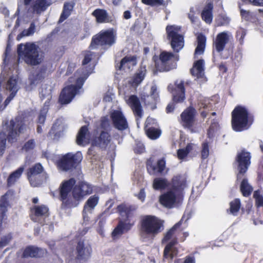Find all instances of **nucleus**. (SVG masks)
Wrapping results in <instances>:
<instances>
[{
    "mask_svg": "<svg viewBox=\"0 0 263 263\" xmlns=\"http://www.w3.org/2000/svg\"><path fill=\"white\" fill-rule=\"evenodd\" d=\"M183 197H178L172 189L166 193L161 195L159 198V201L161 204L167 208H171L175 203L176 199H182Z\"/></svg>",
    "mask_w": 263,
    "mask_h": 263,
    "instance_id": "obj_29",
    "label": "nucleus"
},
{
    "mask_svg": "<svg viewBox=\"0 0 263 263\" xmlns=\"http://www.w3.org/2000/svg\"><path fill=\"white\" fill-rule=\"evenodd\" d=\"M91 252L90 245H85L83 240H80L76 247V259L79 261L85 260L90 256Z\"/></svg>",
    "mask_w": 263,
    "mask_h": 263,
    "instance_id": "obj_26",
    "label": "nucleus"
},
{
    "mask_svg": "<svg viewBox=\"0 0 263 263\" xmlns=\"http://www.w3.org/2000/svg\"><path fill=\"white\" fill-rule=\"evenodd\" d=\"M190 218V216L189 214L187 215L184 214L180 220L166 232L162 239V242L168 241L173 238L176 232H182L188 226L187 221Z\"/></svg>",
    "mask_w": 263,
    "mask_h": 263,
    "instance_id": "obj_18",
    "label": "nucleus"
},
{
    "mask_svg": "<svg viewBox=\"0 0 263 263\" xmlns=\"http://www.w3.org/2000/svg\"><path fill=\"white\" fill-rule=\"evenodd\" d=\"M178 60V55L164 51L160 53L159 61H155V67L160 72L168 71L176 68Z\"/></svg>",
    "mask_w": 263,
    "mask_h": 263,
    "instance_id": "obj_10",
    "label": "nucleus"
},
{
    "mask_svg": "<svg viewBox=\"0 0 263 263\" xmlns=\"http://www.w3.org/2000/svg\"><path fill=\"white\" fill-rule=\"evenodd\" d=\"M193 143H190L186 145L185 147L178 149L177 152L178 158L180 160H183L186 157L188 154L193 150Z\"/></svg>",
    "mask_w": 263,
    "mask_h": 263,
    "instance_id": "obj_44",
    "label": "nucleus"
},
{
    "mask_svg": "<svg viewBox=\"0 0 263 263\" xmlns=\"http://www.w3.org/2000/svg\"><path fill=\"white\" fill-rule=\"evenodd\" d=\"M47 253L46 249L37 247L33 245L26 247L23 250L22 258H42Z\"/></svg>",
    "mask_w": 263,
    "mask_h": 263,
    "instance_id": "obj_25",
    "label": "nucleus"
},
{
    "mask_svg": "<svg viewBox=\"0 0 263 263\" xmlns=\"http://www.w3.org/2000/svg\"><path fill=\"white\" fill-rule=\"evenodd\" d=\"M251 154L245 149H242L237 154L233 165L237 166L238 173L237 178L238 179L240 175H244L247 172L251 164Z\"/></svg>",
    "mask_w": 263,
    "mask_h": 263,
    "instance_id": "obj_12",
    "label": "nucleus"
},
{
    "mask_svg": "<svg viewBox=\"0 0 263 263\" xmlns=\"http://www.w3.org/2000/svg\"><path fill=\"white\" fill-rule=\"evenodd\" d=\"M134 151L136 154H142L145 151L144 146L142 143H137L134 147Z\"/></svg>",
    "mask_w": 263,
    "mask_h": 263,
    "instance_id": "obj_58",
    "label": "nucleus"
},
{
    "mask_svg": "<svg viewBox=\"0 0 263 263\" xmlns=\"http://www.w3.org/2000/svg\"><path fill=\"white\" fill-rule=\"evenodd\" d=\"M26 175L30 184L32 187H39L45 182L48 177L43 166L40 163H36L29 167Z\"/></svg>",
    "mask_w": 263,
    "mask_h": 263,
    "instance_id": "obj_9",
    "label": "nucleus"
},
{
    "mask_svg": "<svg viewBox=\"0 0 263 263\" xmlns=\"http://www.w3.org/2000/svg\"><path fill=\"white\" fill-rule=\"evenodd\" d=\"M168 182L164 178H156L153 182V187L155 190H164L168 186Z\"/></svg>",
    "mask_w": 263,
    "mask_h": 263,
    "instance_id": "obj_41",
    "label": "nucleus"
},
{
    "mask_svg": "<svg viewBox=\"0 0 263 263\" xmlns=\"http://www.w3.org/2000/svg\"><path fill=\"white\" fill-rule=\"evenodd\" d=\"M242 1L255 6L263 7V0H242Z\"/></svg>",
    "mask_w": 263,
    "mask_h": 263,
    "instance_id": "obj_55",
    "label": "nucleus"
},
{
    "mask_svg": "<svg viewBox=\"0 0 263 263\" xmlns=\"http://www.w3.org/2000/svg\"><path fill=\"white\" fill-rule=\"evenodd\" d=\"M230 19L226 15L219 14L216 19V23L217 26H223L229 24Z\"/></svg>",
    "mask_w": 263,
    "mask_h": 263,
    "instance_id": "obj_46",
    "label": "nucleus"
},
{
    "mask_svg": "<svg viewBox=\"0 0 263 263\" xmlns=\"http://www.w3.org/2000/svg\"><path fill=\"white\" fill-rule=\"evenodd\" d=\"M126 103L132 109L135 117L140 118L142 117L143 114L142 107L139 98L136 95H130L126 101Z\"/></svg>",
    "mask_w": 263,
    "mask_h": 263,
    "instance_id": "obj_28",
    "label": "nucleus"
},
{
    "mask_svg": "<svg viewBox=\"0 0 263 263\" xmlns=\"http://www.w3.org/2000/svg\"><path fill=\"white\" fill-rule=\"evenodd\" d=\"M246 35V32L245 30H240L236 32V37L239 41L240 44H243Z\"/></svg>",
    "mask_w": 263,
    "mask_h": 263,
    "instance_id": "obj_56",
    "label": "nucleus"
},
{
    "mask_svg": "<svg viewBox=\"0 0 263 263\" xmlns=\"http://www.w3.org/2000/svg\"><path fill=\"white\" fill-rule=\"evenodd\" d=\"M116 40V34L112 29L101 30L92 36L89 48L94 49L101 46L104 49H107L115 43Z\"/></svg>",
    "mask_w": 263,
    "mask_h": 263,
    "instance_id": "obj_8",
    "label": "nucleus"
},
{
    "mask_svg": "<svg viewBox=\"0 0 263 263\" xmlns=\"http://www.w3.org/2000/svg\"><path fill=\"white\" fill-rule=\"evenodd\" d=\"M177 243L176 239L170 241L165 247L163 251V257L171 260L176 257L178 253V249L175 247Z\"/></svg>",
    "mask_w": 263,
    "mask_h": 263,
    "instance_id": "obj_32",
    "label": "nucleus"
},
{
    "mask_svg": "<svg viewBox=\"0 0 263 263\" xmlns=\"http://www.w3.org/2000/svg\"><path fill=\"white\" fill-rule=\"evenodd\" d=\"M175 108V105L174 103H169L166 107V112L167 114L173 112Z\"/></svg>",
    "mask_w": 263,
    "mask_h": 263,
    "instance_id": "obj_62",
    "label": "nucleus"
},
{
    "mask_svg": "<svg viewBox=\"0 0 263 263\" xmlns=\"http://www.w3.org/2000/svg\"><path fill=\"white\" fill-rule=\"evenodd\" d=\"M8 195L5 194L2 196L0 199V234L6 228L7 225V208L9 206Z\"/></svg>",
    "mask_w": 263,
    "mask_h": 263,
    "instance_id": "obj_24",
    "label": "nucleus"
},
{
    "mask_svg": "<svg viewBox=\"0 0 263 263\" xmlns=\"http://www.w3.org/2000/svg\"><path fill=\"white\" fill-rule=\"evenodd\" d=\"M47 116V111L41 110L36 120V123L42 125H44Z\"/></svg>",
    "mask_w": 263,
    "mask_h": 263,
    "instance_id": "obj_52",
    "label": "nucleus"
},
{
    "mask_svg": "<svg viewBox=\"0 0 263 263\" xmlns=\"http://www.w3.org/2000/svg\"><path fill=\"white\" fill-rule=\"evenodd\" d=\"M209 143L205 141L202 143L201 158L202 160L206 159L209 156Z\"/></svg>",
    "mask_w": 263,
    "mask_h": 263,
    "instance_id": "obj_48",
    "label": "nucleus"
},
{
    "mask_svg": "<svg viewBox=\"0 0 263 263\" xmlns=\"http://www.w3.org/2000/svg\"><path fill=\"white\" fill-rule=\"evenodd\" d=\"M204 62L203 59H199L196 61L190 69V73L192 76L197 79L202 78L204 75Z\"/></svg>",
    "mask_w": 263,
    "mask_h": 263,
    "instance_id": "obj_34",
    "label": "nucleus"
},
{
    "mask_svg": "<svg viewBox=\"0 0 263 263\" xmlns=\"http://www.w3.org/2000/svg\"><path fill=\"white\" fill-rule=\"evenodd\" d=\"M253 198L255 199V205L258 208L262 207L263 204V196L260 194L259 190L254 191Z\"/></svg>",
    "mask_w": 263,
    "mask_h": 263,
    "instance_id": "obj_50",
    "label": "nucleus"
},
{
    "mask_svg": "<svg viewBox=\"0 0 263 263\" xmlns=\"http://www.w3.org/2000/svg\"><path fill=\"white\" fill-rule=\"evenodd\" d=\"M219 70L222 72L223 73H226L228 70V68L227 65L224 63H220L218 66Z\"/></svg>",
    "mask_w": 263,
    "mask_h": 263,
    "instance_id": "obj_63",
    "label": "nucleus"
},
{
    "mask_svg": "<svg viewBox=\"0 0 263 263\" xmlns=\"http://www.w3.org/2000/svg\"><path fill=\"white\" fill-rule=\"evenodd\" d=\"M196 110L192 106L185 108L180 115V124L185 128L191 129L196 121Z\"/></svg>",
    "mask_w": 263,
    "mask_h": 263,
    "instance_id": "obj_15",
    "label": "nucleus"
},
{
    "mask_svg": "<svg viewBox=\"0 0 263 263\" xmlns=\"http://www.w3.org/2000/svg\"><path fill=\"white\" fill-rule=\"evenodd\" d=\"M150 93L151 96L155 99H157L159 97V93L156 85H153L151 87Z\"/></svg>",
    "mask_w": 263,
    "mask_h": 263,
    "instance_id": "obj_60",
    "label": "nucleus"
},
{
    "mask_svg": "<svg viewBox=\"0 0 263 263\" xmlns=\"http://www.w3.org/2000/svg\"><path fill=\"white\" fill-rule=\"evenodd\" d=\"M78 93L77 89L70 85L64 87L61 90L58 98V103L61 106L70 103Z\"/></svg>",
    "mask_w": 263,
    "mask_h": 263,
    "instance_id": "obj_17",
    "label": "nucleus"
},
{
    "mask_svg": "<svg viewBox=\"0 0 263 263\" xmlns=\"http://www.w3.org/2000/svg\"><path fill=\"white\" fill-rule=\"evenodd\" d=\"M49 215V208L46 205H35L30 208V218L33 222L43 224Z\"/></svg>",
    "mask_w": 263,
    "mask_h": 263,
    "instance_id": "obj_13",
    "label": "nucleus"
},
{
    "mask_svg": "<svg viewBox=\"0 0 263 263\" xmlns=\"http://www.w3.org/2000/svg\"><path fill=\"white\" fill-rule=\"evenodd\" d=\"M35 140L33 139H29L24 143L22 149L26 152H28L33 150L35 148Z\"/></svg>",
    "mask_w": 263,
    "mask_h": 263,
    "instance_id": "obj_49",
    "label": "nucleus"
},
{
    "mask_svg": "<svg viewBox=\"0 0 263 263\" xmlns=\"http://www.w3.org/2000/svg\"><path fill=\"white\" fill-rule=\"evenodd\" d=\"M17 83L16 79L14 78L13 77H11L7 82L6 89L9 91H17Z\"/></svg>",
    "mask_w": 263,
    "mask_h": 263,
    "instance_id": "obj_47",
    "label": "nucleus"
},
{
    "mask_svg": "<svg viewBox=\"0 0 263 263\" xmlns=\"http://www.w3.org/2000/svg\"><path fill=\"white\" fill-rule=\"evenodd\" d=\"M253 121V116L245 106L237 105L231 112V126L236 132L248 129Z\"/></svg>",
    "mask_w": 263,
    "mask_h": 263,
    "instance_id": "obj_5",
    "label": "nucleus"
},
{
    "mask_svg": "<svg viewBox=\"0 0 263 263\" xmlns=\"http://www.w3.org/2000/svg\"><path fill=\"white\" fill-rule=\"evenodd\" d=\"M155 120L152 118H147L144 126V129L147 136L151 139L155 140L158 138L161 134L160 129L153 126L156 125Z\"/></svg>",
    "mask_w": 263,
    "mask_h": 263,
    "instance_id": "obj_27",
    "label": "nucleus"
},
{
    "mask_svg": "<svg viewBox=\"0 0 263 263\" xmlns=\"http://www.w3.org/2000/svg\"><path fill=\"white\" fill-rule=\"evenodd\" d=\"M181 27L175 25H168L166 27L167 39L170 42L172 48L179 52L184 46V36L179 33Z\"/></svg>",
    "mask_w": 263,
    "mask_h": 263,
    "instance_id": "obj_11",
    "label": "nucleus"
},
{
    "mask_svg": "<svg viewBox=\"0 0 263 263\" xmlns=\"http://www.w3.org/2000/svg\"><path fill=\"white\" fill-rule=\"evenodd\" d=\"M213 10V4L210 2L206 4L201 12V17L206 24H210L212 22Z\"/></svg>",
    "mask_w": 263,
    "mask_h": 263,
    "instance_id": "obj_35",
    "label": "nucleus"
},
{
    "mask_svg": "<svg viewBox=\"0 0 263 263\" xmlns=\"http://www.w3.org/2000/svg\"><path fill=\"white\" fill-rule=\"evenodd\" d=\"M85 81V79L84 78L79 77L76 80V85L71 84L70 85L74 87L77 89V92L78 93L79 90L82 87Z\"/></svg>",
    "mask_w": 263,
    "mask_h": 263,
    "instance_id": "obj_53",
    "label": "nucleus"
},
{
    "mask_svg": "<svg viewBox=\"0 0 263 263\" xmlns=\"http://www.w3.org/2000/svg\"><path fill=\"white\" fill-rule=\"evenodd\" d=\"M167 5V2H165L164 0H152V6H163L166 7Z\"/></svg>",
    "mask_w": 263,
    "mask_h": 263,
    "instance_id": "obj_59",
    "label": "nucleus"
},
{
    "mask_svg": "<svg viewBox=\"0 0 263 263\" xmlns=\"http://www.w3.org/2000/svg\"><path fill=\"white\" fill-rule=\"evenodd\" d=\"M164 229V221L152 215L141 217L138 230L139 235L143 237H155Z\"/></svg>",
    "mask_w": 263,
    "mask_h": 263,
    "instance_id": "obj_4",
    "label": "nucleus"
},
{
    "mask_svg": "<svg viewBox=\"0 0 263 263\" xmlns=\"http://www.w3.org/2000/svg\"><path fill=\"white\" fill-rule=\"evenodd\" d=\"M147 72L145 65L141 64L136 73L133 76L129 83L133 87H137L144 79Z\"/></svg>",
    "mask_w": 263,
    "mask_h": 263,
    "instance_id": "obj_31",
    "label": "nucleus"
},
{
    "mask_svg": "<svg viewBox=\"0 0 263 263\" xmlns=\"http://www.w3.org/2000/svg\"><path fill=\"white\" fill-rule=\"evenodd\" d=\"M52 0H24L25 6H30L29 10L36 14L45 11L52 3Z\"/></svg>",
    "mask_w": 263,
    "mask_h": 263,
    "instance_id": "obj_19",
    "label": "nucleus"
},
{
    "mask_svg": "<svg viewBox=\"0 0 263 263\" xmlns=\"http://www.w3.org/2000/svg\"><path fill=\"white\" fill-rule=\"evenodd\" d=\"M165 165L166 162L163 158L159 159L156 164L153 157H150L146 162L147 171L151 175L162 174L165 170Z\"/></svg>",
    "mask_w": 263,
    "mask_h": 263,
    "instance_id": "obj_21",
    "label": "nucleus"
},
{
    "mask_svg": "<svg viewBox=\"0 0 263 263\" xmlns=\"http://www.w3.org/2000/svg\"><path fill=\"white\" fill-rule=\"evenodd\" d=\"M35 30V25L34 23H31L30 25V27L27 30H24V32H28V34H32L34 32Z\"/></svg>",
    "mask_w": 263,
    "mask_h": 263,
    "instance_id": "obj_64",
    "label": "nucleus"
},
{
    "mask_svg": "<svg viewBox=\"0 0 263 263\" xmlns=\"http://www.w3.org/2000/svg\"><path fill=\"white\" fill-rule=\"evenodd\" d=\"M45 69H41L35 74H33L32 78H30V84L31 85L41 82L44 79Z\"/></svg>",
    "mask_w": 263,
    "mask_h": 263,
    "instance_id": "obj_45",
    "label": "nucleus"
},
{
    "mask_svg": "<svg viewBox=\"0 0 263 263\" xmlns=\"http://www.w3.org/2000/svg\"><path fill=\"white\" fill-rule=\"evenodd\" d=\"M240 15L242 18H244L246 20H249L251 16V13L249 11L243 9L240 10Z\"/></svg>",
    "mask_w": 263,
    "mask_h": 263,
    "instance_id": "obj_61",
    "label": "nucleus"
},
{
    "mask_svg": "<svg viewBox=\"0 0 263 263\" xmlns=\"http://www.w3.org/2000/svg\"><path fill=\"white\" fill-rule=\"evenodd\" d=\"M229 41V35L227 32L219 33L213 43V61H215V51L221 53Z\"/></svg>",
    "mask_w": 263,
    "mask_h": 263,
    "instance_id": "obj_20",
    "label": "nucleus"
},
{
    "mask_svg": "<svg viewBox=\"0 0 263 263\" xmlns=\"http://www.w3.org/2000/svg\"><path fill=\"white\" fill-rule=\"evenodd\" d=\"M197 46L195 48L194 52V58H197V56L198 55H201L203 54L206 44V37L202 34L200 33L197 37Z\"/></svg>",
    "mask_w": 263,
    "mask_h": 263,
    "instance_id": "obj_37",
    "label": "nucleus"
},
{
    "mask_svg": "<svg viewBox=\"0 0 263 263\" xmlns=\"http://www.w3.org/2000/svg\"><path fill=\"white\" fill-rule=\"evenodd\" d=\"M117 212L121 216H125V220H120L111 233V237L114 240L119 239L121 236L128 232L135 224L136 219V212L137 207L135 205L129 204L125 202L118 205Z\"/></svg>",
    "mask_w": 263,
    "mask_h": 263,
    "instance_id": "obj_2",
    "label": "nucleus"
},
{
    "mask_svg": "<svg viewBox=\"0 0 263 263\" xmlns=\"http://www.w3.org/2000/svg\"><path fill=\"white\" fill-rule=\"evenodd\" d=\"M17 52L19 58L29 65H37L43 60L42 55L40 54L39 47L33 43L19 44L17 46Z\"/></svg>",
    "mask_w": 263,
    "mask_h": 263,
    "instance_id": "obj_6",
    "label": "nucleus"
},
{
    "mask_svg": "<svg viewBox=\"0 0 263 263\" xmlns=\"http://www.w3.org/2000/svg\"><path fill=\"white\" fill-rule=\"evenodd\" d=\"M24 170V166H21L9 175L7 179V185L8 187L12 186L19 180Z\"/></svg>",
    "mask_w": 263,
    "mask_h": 263,
    "instance_id": "obj_36",
    "label": "nucleus"
},
{
    "mask_svg": "<svg viewBox=\"0 0 263 263\" xmlns=\"http://www.w3.org/2000/svg\"><path fill=\"white\" fill-rule=\"evenodd\" d=\"M73 178L63 181L59 187V199L65 208L76 207L81 200L92 194L94 186L84 181L76 184Z\"/></svg>",
    "mask_w": 263,
    "mask_h": 263,
    "instance_id": "obj_1",
    "label": "nucleus"
},
{
    "mask_svg": "<svg viewBox=\"0 0 263 263\" xmlns=\"http://www.w3.org/2000/svg\"><path fill=\"white\" fill-rule=\"evenodd\" d=\"M111 139V136L108 132L102 130L98 135H93L91 145L105 149Z\"/></svg>",
    "mask_w": 263,
    "mask_h": 263,
    "instance_id": "obj_23",
    "label": "nucleus"
},
{
    "mask_svg": "<svg viewBox=\"0 0 263 263\" xmlns=\"http://www.w3.org/2000/svg\"><path fill=\"white\" fill-rule=\"evenodd\" d=\"M98 23H109V17L106 10L103 9H96L92 13Z\"/></svg>",
    "mask_w": 263,
    "mask_h": 263,
    "instance_id": "obj_38",
    "label": "nucleus"
},
{
    "mask_svg": "<svg viewBox=\"0 0 263 263\" xmlns=\"http://www.w3.org/2000/svg\"><path fill=\"white\" fill-rule=\"evenodd\" d=\"M240 190L244 197H249L251 195L253 191V187L249 184L247 178L242 179L240 186Z\"/></svg>",
    "mask_w": 263,
    "mask_h": 263,
    "instance_id": "obj_42",
    "label": "nucleus"
},
{
    "mask_svg": "<svg viewBox=\"0 0 263 263\" xmlns=\"http://www.w3.org/2000/svg\"><path fill=\"white\" fill-rule=\"evenodd\" d=\"M100 127L103 130H107L110 127L109 121L107 116L101 117L100 120Z\"/></svg>",
    "mask_w": 263,
    "mask_h": 263,
    "instance_id": "obj_51",
    "label": "nucleus"
},
{
    "mask_svg": "<svg viewBox=\"0 0 263 263\" xmlns=\"http://www.w3.org/2000/svg\"><path fill=\"white\" fill-rule=\"evenodd\" d=\"M83 159L81 152L68 153L63 155L57 162L59 170L65 172H72L77 170Z\"/></svg>",
    "mask_w": 263,
    "mask_h": 263,
    "instance_id": "obj_7",
    "label": "nucleus"
},
{
    "mask_svg": "<svg viewBox=\"0 0 263 263\" xmlns=\"http://www.w3.org/2000/svg\"><path fill=\"white\" fill-rule=\"evenodd\" d=\"M137 63L136 55H126L121 60L120 62L117 65L116 67L120 70H129L131 68L135 66Z\"/></svg>",
    "mask_w": 263,
    "mask_h": 263,
    "instance_id": "obj_30",
    "label": "nucleus"
},
{
    "mask_svg": "<svg viewBox=\"0 0 263 263\" xmlns=\"http://www.w3.org/2000/svg\"><path fill=\"white\" fill-rule=\"evenodd\" d=\"M93 54L91 51H87L84 55V58L82 61V65H85L89 63L92 59Z\"/></svg>",
    "mask_w": 263,
    "mask_h": 263,
    "instance_id": "obj_57",
    "label": "nucleus"
},
{
    "mask_svg": "<svg viewBox=\"0 0 263 263\" xmlns=\"http://www.w3.org/2000/svg\"><path fill=\"white\" fill-rule=\"evenodd\" d=\"M99 197L97 195L91 196L85 202L84 206V210L90 211L93 210L98 204Z\"/></svg>",
    "mask_w": 263,
    "mask_h": 263,
    "instance_id": "obj_43",
    "label": "nucleus"
},
{
    "mask_svg": "<svg viewBox=\"0 0 263 263\" xmlns=\"http://www.w3.org/2000/svg\"><path fill=\"white\" fill-rule=\"evenodd\" d=\"M167 89L172 94L174 103H182L185 100V89L183 81H176L174 84L168 86Z\"/></svg>",
    "mask_w": 263,
    "mask_h": 263,
    "instance_id": "obj_14",
    "label": "nucleus"
},
{
    "mask_svg": "<svg viewBox=\"0 0 263 263\" xmlns=\"http://www.w3.org/2000/svg\"><path fill=\"white\" fill-rule=\"evenodd\" d=\"M25 128V121L21 117H16L14 119L5 122L3 124V129L5 131L0 132V156L5 152L7 140L10 143L15 142Z\"/></svg>",
    "mask_w": 263,
    "mask_h": 263,
    "instance_id": "obj_3",
    "label": "nucleus"
},
{
    "mask_svg": "<svg viewBox=\"0 0 263 263\" xmlns=\"http://www.w3.org/2000/svg\"><path fill=\"white\" fill-rule=\"evenodd\" d=\"M240 206V200L239 198H235L230 202V208L227 210V213L233 216H237Z\"/></svg>",
    "mask_w": 263,
    "mask_h": 263,
    "instance_id": "obj_40",
    "label": "nucleus"
},
{
    "mask_svg": "<svg viewBox=\"0 0 263 263\" xmlns=\"http://www.w3.org/2000/svg\"><path fill=\"white\" fill-rule=\"evenodd\" d=\"M89 130L87 125L82 126L77 136L76 142L79 145H86L89 142Z\"/></svg>",
    "mask_w": 263,
    "mask_h": 263,
    "instance_id": "obj_33",
    "label": "nucleus"
},
{
    "mask_svg": "<svg viewBox=\"0 0 263 263\" xmlns=\"http://www.w3.org/2000/svg\"><path fill=\"white\" fill-rule=\"evenodd\" d=\"M187 186V176L185 174H177L171 180V189L178 197H183V191Z\"/></svg>",
    "mask_w": 263,
    "mask_h": 263,
    "instance_id": "obj_16",
    "label": "nucleus"
},
{
    "mask_svg": "<svg viewBox=\"0 0 263 263\" xmlns=\"http://www.w3.org/2000/svg\"><path fill=\"white\" fill-rule=\"evenodd\" d=\"M110 117L115 128L123 131L128 128L127 121L122 111L118 110H114L110 114Z\"/></svg>",
    "mask_w": 263,
    "mask_h": 263,
    "instance_id": "obj_22",
    "label": "nucleus"
},
{
    "mask_svg": "<svg viewBox=\"0 0 263 263\" xmlns=\"http://www.w3.org/2000/svg\"><path fill=\"white\" fill-rule=\"evenodd\" d=\"M180 259H177L175 260L174 263H179ZM195 257L193 255H187L184 258V260L182 263H195Z\"/></svg>",
    "mask_w": 263,
    "mask_h": 263,
    "instance_id": "obj_54",
    "label": "nucleus"
},
{
    "mask_svg": "<svg viewBox=\"0 0 263 263\" xmlns=\"http://www.w3.org/2000/svg\"><path fill=\"white\" fill-rule=\"evenodd\" d=\"M74 6L73 2H65L64 4L62 12L60 15L59 22H62L67 19L71 14Z\"/></svg>",
    "mask_w": 263,
    "mask_h": 263,
    "instance_id": "obj_39",
    "label": "nucleus"
}]
</instances>
